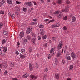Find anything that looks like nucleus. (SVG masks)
<instances>
[{
    "label": "nucleus",
    "instance_id": "f257e3e1",
    "mask_svg": "<svg viewBox=\"0 0 80 80\" xmlns=\"http://www.w3.org/2000/svg\"><path fill=\"white\" fill-rule=\"evenodd\" d=\"M5 68L7 67H8V64H7V63L6 62H2V64H0V67L1 68H3V66Z\"/></svg>",
    "mask_w": 80,
    "mask_h": 80
},
{
    "label": "nucleus",
    "instance_id": "f03ea898",
    "mask_svg": "<svg viewBox=\"0 0 80 80\" xmlns=\"http://www.w3.org/2000/svg\"><path fill=\"white\" fill-rule=\"evenodd\" d=\"M32 28H30V27H28L27 30L26 31L27 34H29V33H30L31 32H32Z\"/></svg>",
    "mask_w": 80,
    "mask_h": 80
},
{
    "label": "nucleus",
    "instance_id": "7ed1b4c3",
    "mask_svg": "<svg viewBox=\"0 0 80 80\" xmlns=\"http://www.w3.org/2000/svg\"><path fill=\"white\" fill-rule=\"evenodd\" d=\"M63 15L62 13H60L58 16V18L59 19H62L63 17Z\"/></svg>",
    "mask_w": 80,
    "mask_h": 80
},
{
    "label": "nucleus",
    "instance_id": "20e7f679",
    "mask_svg": "<svg viewBox=\"0 0 80 80\" xmlns=\"http://www.w3.org/2000/svg\"><path fill=\"white\" fill-rule=\"evenodd\" d=\"M62 44H63V43L62 42L59 43V45L58 46V50H60L62 48Z\"/></svg>",
    "mask_w": 80,
    "mask_h": 80
},
{
    "label": "nucleus",
    "instance_id": "39448f33",
    "mask_svg": "<svg viewBox=\"0 0 80 80\" xmlns=\"http://www.w3.org/2000/svg\"><path fill=\"white\" fill-rule=\"evenodd\" d=\"M55 78L57 80H58L59 79V74H58V73H57L55 74Z\"/></svg>",
    "mask_w": 80,
    "mask_h": 80
},
{
    "label": "nucleus",
    "instance_id": "423d86ee",
    "mask_svg": "<svg viewBox=\"0 0 80 80\" xmlns=\"http://www.w3.org/2000/svg\"><path fill=\"white\" fill-rule=\"evenodd\" d=\"M69 11V6H66V8L64 9V11L66 12H68Z\"/></svg>",
    "mask_w": 80,
    "mask_h": 80
},
{
    "label": "nucleus",
    "instance_id": "0eeeda50",
    "mask_svg": "<svg viewBox=\"0 0 80 80\" xmlns=\"http://www.w3.org/2000/svg\"><path fill=\"white\" fill-rule=\"evenodd\" d=\"M30 77L31 78H32V79H33V80H35L37 78V77L34 75H31L30 76Z\"/></svg>",
    "mask_w": 80,
    "mask_h": 80
},
{
    "label": "nucleus",
    "instance_id": "6e6552de",
    "mask_svg": "<svg viewBox=\"0 0 80 80\" xmlns=\"http://www.w3.org/2000/svg\"><path fill=\"white\" fill-rule=\"evenodd\" d=\"M4 3H5V0H2L0 2V5L1 6H3Z\"/></svg>",
    "mask_w": 80,
    "mask_h": 80
},
{
    "label": "nucleus",
    "instance_id": "1a4fd4ad",
    "mask_svg": "<svg viewBox=\"0 0 80 80\" xmlns=\"http://www.w3.org/2000/svg\"><path fill=\"white\" fill-rule=\"evenodd\" d=\"M29 66L30 70V71H32V70H33V67L32 64H31V63L29 64Z\"/></svg>",
    "mask_w": 80,
    "mask_h": 80
},
{
    "label": "nucleus",
    "instance_id": "9d476101",
    "mask_svg": "<svg viewBox=\"0 0 80 80\" xmlns=\"http://www.w3.org/2000/svg\"><path fill=\"white\" fill-rule=\"evenodd\" d=\"M33 45H35V41H36V39L35 38H32L31 39Z\"/></svg>",
    "mask_w": 80,
    "mask_h": 80
},
{
    "label": "nucleus",
    "instance_id": "9b49d317",
    "mask_svg": "<svg viewBox=\"0 0 80 80\" xmlns=\"http://www.w3.org/2000/svg\"><path fill=\"white\" fill-rule=\"evenodd\" d=\"M23 35H24V33L23 32H21L20 34V38H22L23 37Z\"/></svg>",
    "mask_w": 80,
    "mask_h": 80
},
{
    "label": "nucleus",
    "instance_id": "f8f14e48",
    "mask_svg": "<svg viewBox=\"0 0 80 80\" xmlns=\"http://www.w3.org/2000/svg\"><path fill=\"white\" fill-rule=\"evenodd\" d=\"M71 55H72V58L74 59V58H75V53L74 52H72L71 53Z\"/></svg>",
    "mask_w": 80,
    "mask_h": 80
},
{
    "label": "nucleus",
    "instance_id": "ddd939ff",
    "mask_svg": "<svg viewBox=\"0 0 80 80\" xmlns=\"http://www.w3.org/2000/svg\"><path fill=\"white\" fill-rule=\"evenodd\" d=\"M62 0H59L58 1H56V3H57V4H60H60H61L62 3Z\"/></svg>",
    "mask_w": 80,
    "mask_h": 80
},
{
    "label": "nucleus",
    "instance_id": "4468645a",
    "mask_svg": "<svg viewBox=\"0 0 80 80\" xmlns=\"http://www.w3.org/2000/svg\"><path fill=\"white\" fill-rule=\"evenodd\" d=\"M22 44H23V45H25V44H26V43H27L26 39L22 40Z\"/></svg>",
    "mask_w": 80,
    "mask_h": 80
},
{
    "label": "nucleus",
    "instance_id": "2eb2a0df",
    "mask_svg": "<svg viewBox=\"0 0 80 80\" xmlns=\"http://www.w3.org/2000/svg\"><path fill=\"white\" fill-rule=\"evenodd\" d=\"M37 22H33L30 23L31 25H37Z\"/></svg>",
    "mask_w": 80,
    "mask_h": 80
},
{
    "label": "nucleus",
    "instance_id": "dca6fc26",
    "mask_svg": "<svg viewBox=\"0 0 80 80\" xmlns=\"http://www.w3.org/2000/svg\"><path fill=\"white\" fill-rule=\"evenodd\" d=\"M72 22H75L76 21V18L74 16L72 17Z\"/></svg>",
    "mask_w": 80,
    "mask_h": 80
},
{
    "label": "nucleus",
    "instance_id": "f3484780",
    "mask_svg": "<svg viewBox=\"0 0 80 80\" xmlns=\"http://www.w3.org/2000/svg\"><path fill=\"white\" fill-rule=\"evenodd\" d=\"M7 2L8 3H9V4H12V2H13L12 0H7Z\"/></svg>",
    "mask_w": 80,
    "mask_h": 80
},
{
    "label": "nucleus",
    "instance_id": "a211bd4d",
    "mask_svg": "<svg viewBox=\"0 0 80 80\" xmlns=\"http://www.w3.org/2000/svg\"><path fill=\"white\" fill-rule=\"evenodd\" d=\"M73 68V65H70L69 68V70H72V69Z\"/></svg>",
    "mask_w": 80,
    "mask_h": 80
},
{
    "label": "nucleus",
    "instance_id": "6ab92c4d",
    "mask_svg": "<svg viewBox=\"0 0 80 80\" xmlns=\"http://www.w3.org/2000/svg\"><path fill=\"white\" fill-rule=\"evenodd\" d=\"M26 5L28 6H31V5H32V3L30 2H27L26 3Z\"/></svg>",
    "mask_w": 80,
    "mask_h": 80
},
{
    "label": "nucleus",
    "instance_id": "aec40b11",
    "mask_svg": "<svg viewBox=\"0 0 80 80\" xmlns=\"http://www.w3.org/2000/svg\"><path fill=\"white\" fill-rule=\"evenodd\" d=\"M21 52L22 53H25V50L24 49H22L21 50Z\"/></svg>",
    "mask_w": 80,
    "mask_h": 80
},
{
    "label": "nucleus",
    "instance_id": "412c9836",
    "mask_svg": "<svg viewBox=\"0 0 80 80\" xmlns=\"http://www.w3.org/2000/svg\"><path fill=\"white\" fill-rule=\"evenodd\" d=\"M60 13V11H57L54 12V15H57V14H58V13Z\"/></svg>",
    "mask_w": 80,
    "mask_h": 80
},
{
    "label": "nucleus",
    "instance_id": "4be33fe9",
    "mask_svg": "<svg viewBox=\"0 0 80 80\" xmlns=\"http://www.w3.org/2000/svg\"><path fill=\"white\" fill-rule=\"evenodd\" d=\"M60 51H58L56 56L57 57H59L60 56Z\"/></svg>",
    "mask_w": 80,
    "mask_h": 80
},
{
    "label": "nucleus",
    "instance_id": "5701e85b",
    "mask_svg": "<svg viewBox=\"0 0 80 80\" xmlns=\"http://www.w3.org/2000/svg\"><path fill=\"white\" fill-rule=\"evenodd\" d=\"M39 27L40 28H44V26L43 25L40 24L38 25Z\"/></svg>",
    "mask_w": 80,
    "mask_h": 80
},
{
    "label": "nucleus",
    "instance_id": "b1692460",
    "mask_svg": "<svg viewBox=\"0 0 80 80\" xmlns=\"http://www.w3.org/2000/svg\"><path fill=\"white\" fill-rule=\"evenodd\" d=\"M3 33L4 35H8V31H5Z\"/></svg>",
    "mask_w": 80,
    "mask_h": 80
},
{
    "label": "nucleus",
    "instance_id": "393cba45",
    "mask_svg": "<svg viewBox=\"0 0 80 80\" xmlns=\"http://www.w3.org/2000/svg\"><path fill=\"white\" fill-rule=\"evenodd\" d=\"M46 78H47V75L46 74H44L43 78V80H46Z\"/></svg>",
    "mask_w": 80,
    "mask_h": 80
},
{
    "label": "nucleus",
    "instance_id": "a878e982",
    "mask_svg": "<svg viewBox=\"0 0 80 80\" xmlns=\"http://www.w3.org/2000/svg\"><path fill=\"white\" fill-rule=\"evenodd\" d=\"M63 17V19L64 20H67V19H68L67 16H66L65 17Z\"/></svg>",
    "mask_w": 80,
    "mask_h": 80
},
{
    "label": "nucleus",
    "instance_id": "bb28decb",
    "mask_svg": "<svg viewBox=\"0 0 80 80\" xmlns=\"http://www.w3.org/2000/svg\"><path fill=\"white\" fill-rule=\"evenodd\" d=\"M15 18V15L14 14H12L11 16V18L12 19H13V18Z\"/></svg>",
    "mask_w": 80,
    "mask_h": 80
},
{
    "label": "nucleus",
    "instance_id": "cd10ccee",
    "mask_svg": "<svg viewBox=\"0 0 80 80\" xmlns=\"http://www.w3.org/2000/svg\"><path fill=\"white\" fill-rule=\"evenodd\" d=\"M27 39L28 40H30V39H31V37L29 36H28L26 37Z\"/></svg>",
    "mask_w": 80,
    "mask_h": 80
},
{
    "label": "nucleus",
    "instance_id": "c85d7f7f",
    "mask_svg": "<svg viewBox=\"0 0 80 80\" xmlns=\"http://www.w3.org/2000/svg\"><path fill=\"white\" fill-rule=\"evenodd\" d=\"M54 48H51V49L50 50V52L51 53H52L53 51H54Z\"/></svg>",
    "mask_w": 80,
    "mask_h": 80
},
{
    "label": "nucleus",
    "instance_id": "c756f323",
    "mask_svg": "<svg viewBox=\"0 0 80 80\" xmlns=\"http://www.w3.org/2000/svg\"><path fill=\"white\" fill-rule=\"evenodd\" d=\"M20 57L21 58H25V56L24 55H20Z\"/></svg>",
    "mask_w": 80,
    "mask_h": 80
},
{
    "label": "nucleus",
    "instance_id": "7c9ffc66",
    "mask_svg": "<svg viewBox=\"0 0 80 80\" xmlns=\"http://www.w3.org/2000/svg\"><path fill=\"white\" fill-rule=\"evenodd\" d=\"M5 39H3V40H2V45H3V44H5Z\"/></svg>",
    "mask_w": 80,
    "mask_h": 80
},
{
    "label": "nucleus",
    "instance_id": "2f4dec72",
    "mask_svg": "<svg viewBox=\"0 0 80 80\" xmlns=\"http://www.w3.org/2000/svg\"><path fill=\"white\" fill-rule=\"evenodd\" d=\"M8 73V71L6 70L4 72V75H7V73Z\"/></svg>",
    "mask_w": 80,
    "mask_h": 80
},
{
    "label": "nucleus",
    "instance_id": "473e14b6",
    "mask_svg": "<svg viewBox=\"0 0 80 80\" xmlns=\"http://www.w3.org/2000/svg\"><path fill=\"white\" fill-rule=\"evenodd\" d=\"M3 50L4 52H7V48L6 47L4 48H3Z\"/></svg>",
    "mask_w": 80,
    "mask_h": 80
},
{
    "label": "nucleus",
    "instance_id": "72a5a7b5",
    "mask_svg": "<svg viewBox=\"0 0 80 80\" xmlns=\"http://www.w3.org/2000/svg\"><path fill=\"white\" fill-rule=\"evenodd\" d=\"M22 77L23 78H27V75L26 74H25L23 76H22Z\"/></svg>",
    "mask_w": 80,
    "mask_h": 80
},
{
    "label": "nucleus",
    "instance_id": "f704fd0d",
    "mask_svg": "<svg viewBox=\"0 0 80 80\" xmlns=\"http://www.w3.org/2000/svg\"><path fill=\"white\" fill-rule=\"evenodd\" d=\"M56 27H60V24L58 23H57L55 25Z\"/></svg>",
    "mask_w": 80,
    "mask_h": 80
},
{
    "label": "nucleus",
    "instance_id": "c9c22d12",
    "mask_svg": "<svg viewBox=\"0 0 80 80\" xmlns=\"http://www.w3.org/2000/svg\"><path fill=\"white\" fill-rule=\"evenodd\" d=\"M3 27V23L0 22V28Z\"/></svg>",
    "mask_w": 80,
    "mask_h": 80
},
{
    "label": "nucleus",
    "instance_id": "e433bc0d",
    "mask_svg": "<svg viewBox=\"0 0 80 80\" xmlns=\"http://www.w3.org/2000/svg\"><path fill=\"white\" fill-rule=\"evenodd\" d=\"M5 12H4V11L2 10H1L0 11V14H4Z\"/></svg>",
    "mask_w": 80,
    "mask_h": 80
},
{
    "label": "nucleus",
    "instance_id": "4c0bfd02",
    "mask_svg": "<svg viewBox=\"0 0 80 80\" xmlns=\"http://www.w3.org/2000/svg\"><path fill=\"white\" fill-rule=\"evenodd\" d=\"M32 50H33V49H32V48H29V52H31L32 51Z\"/></svg>",
    "mask_w": 80,
    "mask_h": 80
},
{
    "label": "nucleus",
    "instance_id": "58836bf2",
    "mask_svg": "<svg viewBox=\"0 0 80 80\" xmlns=\"http://www.w3.org/2000/svg\"><path fill=\"white\" fill-rule=\"evenodd\" d=\"M35 67H36V68H38V64L37 63L35 64Z\"/></svg>",
    "mask_w": 80,
    "mask_h": 80
},
{
    "label": "nucleus",
    "instance_id": "ea45409f",
    "mask_svg": "<svg viewBox=\"0 0 80 80\" xmlns=\"http://www.w3.org/2000/svg\"><path fill=\"white\" fill-rule=\"evenodd\" d=\"M67 59L68 60H71V58H70V56H68L67 57Z\"/></svg>",
    "mask_w": 80,
    "mask_h": 80
},
{
    "label": "nucleus",
    "instance_id": "a19ab883",
    "mask_svg": "<svg viewBox=\"0 0 80 80\" xmlns=\"http://www.w3.org/2000/svg\"><path fill=\"white\" fill-rule=\"evenodd\" d=\"M1 55H2V56H5L6 55V54H5L4 52H2L1 53Z\"/></svg>",
    "mask_w": 80,
    "mask_h": 80
},
{
    "label": "nucleus",
    "instance_id": "79ce46f5",
    "mask_svg": "<svg viewBox=\"0 0 80 80\" xmlns=\"http://www.w3.org/2000/svg\"><path fill=\"white\" fill-rule=\"evenodd\" d=\"M66 75L67 77H69V76H70V73H69L68 72H67L66 73Z\"/></svg>",
    "mask_w": 80,
    "mask_h": 80
},
{
    "label": "nucleus",
    "instance_id": "37998d69",
    "mask_svg": "<svg viewBox=\"0 0 80 80\" xmlns=\"http://www.w3.org/2000/svg\"><path fill=\"white\" fill-rule=\"evenodd\" d=\"M66 2L67 4H69L70 3V2L69 0L66 1Z\"/></svg>",
    "mask_w": 80,
    "mask_h": 80
},
{
    "label": "nucleus",
    "instance_id": "c03bdc74",
    "mask_svg": "<svg viewBox=\"0 0 80 80\" xmlns=\"http://www.w3.org/2000/svg\"><path fill=\"white\" fill-rule=\"evenodd\" d=\"M47 36H46V35H44L43 37V39H46V38H47Z\"/></svg>",
    "mask_w": 80,
    "mask_h": 80
},
{
    "label": "nucleus",
    "instance_id": "a18cd8bd",
    "mask_svg": "<svg viewBox=\"0 0 80 80\" xmlns=\"http://www.w3.org/2000/svg\"><path fill=\"white\" fill-rule=\"evenodd\" d=\"M15 9L16 11H18L19 10V8L18 7H16L15 8Z\"/></svg>",
    "mask_w": 80,
    "mask_h": 80
},
{
    "label": "nucleus",
    "instance_id": "49530a36",
    "mask_svg": "<svg viewBox=\"0 0 80 80\" xmlns=\"http://www.w3.org/2000/svg\"><path fill=\"white\" fill-rule=\"evenodd\" d=\"M23 10L25 12H27V8H23Z\"/></svg>",
    "mask_w": 80,
    "mask_h": 80
},
{
    "label": "nucleus",
    "instance_id": "de8ad7c7",
    "mask_svg": "<svg viewBox=\"0 0 80 80\" xmlns=\"http://www.w3.org/2000/svg\"><path fill=\"white\" fill-rule=\"evenodd\" d=\"M63 30H67V27H66V26L64 27L63 28Z\"/></svg>",
    "mask_w": 80,
    "mask_h": 80
},
{
    "label": "nucleus",
    "instance_id": "09e8293b",
    "mask_svg": "<svg viewBox=\"0 0 80 80\" xmlns=\"http://www.w3.org/2000/svg\"><path fill=\"white\" fill-rule=\"evenodd\" d=\"M44 31H43L42 32H41V33H40V34L41 35H44Z\"/></svg>",
    "mask_w": 80,
    "mask_h": 80
},
{
    "label": "nucleus",
    "instance_id": "8fccbe9b",
    "mask_svg": "<svg viewBox=\"0 0 80 80\" xmlns=\"http://www.w3.org/2000/svg\"><path fill=\"white\" fill-rule=\"evenodd\" d=\"M48 59H50L51 57H52V56H51L50 54L48 55Z\"/></svg>",
    "mask_w": 80,
    "mask_h": 80
},
{
    "label": "nucleus",
    "instance_id": "3c124183",
    "mask_svg": "<svg viewBox=\"0 0 80 80\" xmlns=\"http://www.w3.org/2000/svg\"><path fill=\"white\" fill-rule=\"evenodd\" d=\"M11 67H14L15 65V64H14V63H11Z\"/></svg>",
    "mask_w": 80,
    "mask_h": 80
},
{
    "label": "nucleus",
    "instance_id": "603ef678",
    "mask_svg": "<svg viewBox=\"0 0 80 80\" xmlns=\"http://www.w3.org/2000/svg\"><path fill=\"white\" fill-rule=\"evenodd\" d=\"M3 50V47H0V51H2Z\"/></svg>",
    "mask_w": 80,
    "mask_h": 80
},
{
    "label": "nucleus",
    "instance_id": "864d4df0",
    "mask_svg": "<svg viewBox=\"0 0 80 80\" xmlns=\"http://www.w3.org/2000/svg\"><path fill=\"white\" fill-rule=\"evenodd\" d=\"M12 80H18V79L13 78H12Z\"/></svg>",
    "mask_w": 80,
    "mask_h": 80
},
{
    "label": "nucleus",
    "instance_id": "5fc2aeb1",
    "mask_svg": "<svg viewBox=\"0 0 80 80\" xmlns=\"http://www.w3.org/2000/svg\"><path fill=\"white\" fill-rule=\"evenodd\" d=\"M41 37L40 36H38V40H41Z\"/></svg>",
    "mask_w": 80,
    "mask_h": 80
},
{
    "label": "nucleus",
    "instance_id": "6e6d98bb",
    "mask_svg": "<svg viewBox=\"0 0 80 80\" xmlns=\"http://www.w3.org/2000/svg\"><path fill=\"white\" fill-rule=\"evenodd\" d=\"M19 53L18 52V51H17L16 52V55H18Z\"/></svg>",
    "mask_w": 80,
    "mask_h": 80
},
{
    "label": "nucleus",
    "instance_id": "4d7b16f0",
    "mask_svg": "<svg viewBox=\"0 0 80 80\" xmlns=\"http://www.w3.org/2000/svg\"><path fill=\"white\" fill-rule=\"evenodd\" d=\"M53 21V20H51L49 21L48 22V23H50L51 22H52Z\"/></svg>",
    "mask_w": 80,
    "mask_h": 80
},
{
    "label": "nucleus",
    "instance_id": "13d9d810",
    "mask_svg": "<svg viewBox=\"0 0 80 80\" xmlns=\"http://www.w3.org/2000/svg\"><path fill=\"white\" fill-rule=\"evenodd\" d=\"M49 21V19H46L44 20L45 22H48V21Z\"/></svg>",
    "mask_w": 80,
    "mask_h": 80
},
{
    "label": "nucleus",
    "instance_id": "bf43d9fd",
    "mask_svg": "<svg viewBox=\"0 0 80 80\" xmlns=\"http://www.w3.org/2000/svg\"><path fill=\"white\" fill-rule=\"evenodd\" d=\"M55 27H55V25H52V28H55Z\"/></svg>",
    "mask_w": 80,
    "mask_h": 80
},
{
    "label": "nucleus",
    "instance_id": "052dcab7",
    "mask_svg": "<svg viewBox=\"0 0 80 80\" xmlns=\"http://www.w3.org/2000/svg\"><path fill=\"white\" fill-rule=\"evenodd\" d=\"M48 45L47 44V43H46L45 45V47H47Z\"/></svg>",
    "mask_w": 80,
    "mask_h": 80
},
{
    "label": "nucleus",
    "instance_id": "680f3d73",
    "mask_svg": "<svg viewBox=\"0 0 80 80\" xmlns=\"http://www.w3.org/2000/svg\"><path fill=\"white\" fill-rule=\"evenodd\" d=\"M48 71V69L46 68L45 70V72H47Z\"/></svg>",
    "mask_w": 80,
    "mask_h": 80
},
{
    "label": "nucleus",
    "instance_id": "e2e57ef3",
    "mask_svg": "<svg viewBox=\"0 0 80 80\" xmlns=\"http://www.w3.org/2000/svg\"><path fill=\"white\" fill-rule=\"evenodd\" d=\"M50 13H51V14H52V13H53V11H52V10H51V11H50Z\"/></svg>",
    "mask_w": 80,
    "mask_h": 80
},
{
    "label": "nucleus",
    "instance_id": "0e129e2a",
    "mask_svg": "<svg viewBox=\"0 0 80 80\" xmlns=\"http://www.w3.org/2000/svg\"><path fill=\"white\" fill-rule=\"evenodd\" d=\"M16 3L18 4H19V2L18 1H16Z\"/></svg>",
    "mask_w": 80,
    "mask_h": 80
},
{
    "label": "nucleus",
    "instance_id": "69168bd1",
    "mask_svg": "<svg viewBox=\"0 0 80 80\" xmlns=\"http://www.w3.org/2000/svg\"><path fill=\"white\" fill-rule=\"evenodd\" d=\"M62 62L63 64H65V61H64V60H62Z\"/></svg>",
    "mask_w": 80,
    "mask_h": 80
},
{
    "label": "nucleus",
    "instance_id": "338daca9",
    "mask_svg": "<svg viewBox=\"0 0 80 80\" xmlns=\"http://www.w3.org/2000/svg\"><path fill=\"white\" fill-rule=\"evenodd\" d=\"M17 45H20V44L19 42H18L17 43Z\"/></svg>",
    "mask_w": 80,
    "mask_h": 80
},
{
    "label": "nucleus",
    "instance_id": "774afa93",
    "mask_svg": "<svg viewBox=\"0 0 80 80\" xmlns=\"http://www.w3.org/2000/svg\"><path fill=\"white\" fill-rule=\"evenodd\" d=\"M11 15V13H8V16H9V17H10Z\"/></svg>",
    "mask_w": 80,
    "mask_h": 80
}]
</instances>
